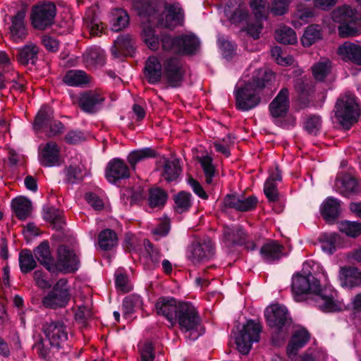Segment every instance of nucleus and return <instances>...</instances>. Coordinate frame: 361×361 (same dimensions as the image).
Listing matches in <instances>:
<instances>
[{"mask_svg": "<svg viewBox=\"0 0 361 361\" xmlns=\"http://www.w3.org/2000/svg\"><path fill=\"white\" fill-rule=\"evenodd\" d=\"M292 291L295 300L302 295H314L317 307L324 312H334L345 310L342 300L337 299V293L331 287L320 288L319 281L310 272L297 273L292 278Z\"/></svg>", "mask_w": 361, "mask_h": 361, "instance_id": "nucleus-1", "label": "nucleus"}, {"mask_svg": "<svg viewBox=\"0 0 361 361\" xmlns=\"http://www.w3.org/2000/svg\"><path fill=\"white\" fill-rule=\"evenodd\" d=\"M273 78L271 71L259 68L243 85L238 84L234 92L237 109L246 111L256 107L260 102V92Z\"/></svg>", "mask_w": 361, "mask_h": 361, "instance_id": "nucleus-2", "label": "nucleus"}, {"mask_svg": "<svg viewBox=\"0 0 361 361\" xmlns=\"http://www.w3.org/2000/svg\"><path fill=\"white\" fill-rule=\"evenodd\" d=\"M133 7L139 16L148 17L149 23L163 27L173 28L183 23L184 13L178 3L166 4L161 15L157 14V4L152 0H134Z\"/></svg>", "mask_w": 361, "mask_h": 361, "instance_id": "nucleus-3", "label": "nucleus"}, {"mask_svg": "<svg viewBox=\"0 0 361 361\" xmlns=\"http://www.w3.org/2000/svg\"><path fill=\"white\" fill-rule=\"evenodd\" d=\"M334 22L338 23L339 35L347 37L357 35L361 26V18L355 10L348 6L335 9L331 13Z\"/></svg>", "mask_w": 361, "mask_h": 361, "instance_id": "nucleus-4", "label": "nucleus"}, {"mask_svg": "<svg viewBox=\"0 0 361 361\" xmlns=\"http://www.w3.org/2000/svg\"><path fill=\"white\" fill-rule=\"evenodd\" d=\"M360 115V109L355 95L348 92L338 99L335 116L343 128L348 130L357 121Z\"/></svg>", "mask_w": 361, "mask_h": 361, "instance_id": "nucleus-5", "label": "nucleus"}, {"mask_svg": "<svg viewBox=\"0 0 361 361\" xmlns=\"http://www.w3.org/2000/svg\"><path fill=\"white\" fill-rule=\"evenodd\" d=\"M176 324L187 339L195 341L199 337L197 329L200 324V318L196 308L191 303H180L176 319Z\"/></svg>", "mask_w": 361, "mask_h": 361, "instance_id": "nucleus-6", "label": "nucleus"}, {"mask_svg": "<svg viewBox=\"0 0 361 361\" xmlns=\"http://www.w3.org/2000/svg\"><path fill=\"white\" fill-rule=\"evenodd\" d=\"M162 49L178 54H191L200 47L199 39L192 34L183 35L177 37L164 35L161 38Z\"/></svg>", "mask_w": 361, "mask_h": 361, "instance_id": "nucleus-7", "label": "nucleus"}, {"mask_svg": "<svg viewBox=\"0 0 361 361\" xmlns=\"http://www.w3.org/2000/svg\"><path fill=\"white\" fill-rule=\"evenodd\" d=\"M262 326L260 323L252 320L248 321L235 337V343L238 351L247 355L254 342H258Z\"/></svg>", "mask_w": 361, "mask_h": 361, "instance_id": "nucleus-8", "label": "nucleus"}, {"mask_svg": "<svg viewBox=\"0 0 361 361\" xmlns=\"http://www.w3.org/2000/svg\"><path fill=\"white\" fill-rule=\"evenodd\" d=\"M56 16V6L50 1L39 2L32 7L30 20L37 30H45L50 26Z\"/></svg>", "mask_w": 361, "mask_h": 361, "instance_id": "nucleus-9", "label": "nucleus"}, {"mask_svg": "<svg viewBox=\"0 0 361 361\" xmlns=\"http://www.w3.org/2000/svg\"><path fill=\"white\" fill-rule=\"evenodd\" d=\"M71 299L68 281L65 279H59L52 290L42 299L45 307L56 309L66 307Z\"/></svg>", "mask_w": 361, "mask_h": 361, "instance_id": "nucleus-10", "label": "nucleus"}, {"mask_svg": "<svg viewBox=\"0 0 361 361\" xmlns=\"http://www.w3.org/2000/svg\"><path fill=\"white\" fill-rule=\"evenodd\" d=\"M267 324L276 331H282L283 328L290 324L291 319L286 307L281 304H272L264 312Z\"/></svg>", "mask_w": 361, "mask_h": 361, "instance_id": "nucleus-11", "label": "nucleus"}, {"mask_svg": "<svg viewBox=\"0 0 361 361\" xmlns=\"http://www.w3.org/2000/svg\"><path fill=\"white\" fill-rule=\"evenodd\" d=\"M214 254V248L209 238L200 239L193 243L188 251V259L195 264L209 260Z\"/></svg>", "mask_w": 361, "mask_h": 361, "instance_id": "nucleus-12", "label": "nucleus"}, {"mask_svg": "<svg viewBox=\"0 0 361 361\" xmlns=\"http://www.w3.org/2000/svg\"><path fill=\"white\" fill-rule=\"evenodd\" d=\"M104 100L105 97L102 92L87 90L82 92L78 96V104L83 111L94 114L103 107Z\"/></svg>", "mask_w": 361, "mask_h": 361, "instance_id": "nucleus-13", "label": "nucleus"}, {"mask_svg": "<svg viewBox=\"0 0 361 361\" xmlns=\"http://www.w3.org/2000/svg\"><path fill=\"white\" fill-rule=\"evenodd\" d=\"M44 334L52 347L59 348L68 339L66 326L60 321L47 322L43 326Z\"/></svg>", "mask_w": 361, "mask_h": 361, "instance_id": "nucleus-14", "label": "nucleus"}, {"mask_svg": "<svg viewBox=\"0 0 361 361\" xmlns=\"http://www.w3.org/2000/svg\"><path fill=\"white\" fill-rule=\"evenodd\" d=\"M57 252V260L54 266V271L73 272L78 269V258L72 250L65 245H61Z\"/></svg>", "mask_w": 361, "mask_h": 361, "instance_id": "nucleus-15", "label": "nucleus"}, {"mask_svg": "<svg viewBox=\"0 0 361 361\" xmlns=\"http://www.w3.org/2000/svg\"><path fill=\"white\" fill-rule=\"evenodd\" d=\"M180 303L173 298H161L155 304L156 311L159 315L164 317L171 326H174Z\"/></svg>", "mask_w": 361, "mask_h": 361, "instance_id": "nucleus-16", "label": "nucleus"}, {"mask_svg": "<svg viewBox=\"0 0 361 361\" xmlns=\"http://www.w3.org/2000/svg\"><path fill=\"white\" fill-rule=\"evenodd\" d=\"M164 73L171 86H179L184 75L180 59L178 57L168 59L164 63Z\"/></svg>", "mask_w": 361, "mask_h": 361, "instance_id": "nucleus-17", "label": "nucleus"}, {"mask_svg": "<svg viewBox=\"0 0 361 361\" xmlns=\"http://www.w3.org/2000/svg\"><path fill=\"white\" fill-rule=\"evenodd\" d=\"M227 18L233 24L247 22L249 12L243 0H230L224 8Z\"/></svg>", "mask_w": 361, "mask_h": 361, "instance_id": "nucleus-18", "label": "nucleus"}, {"mask_svg": "<svg viewBox=\"0 0 361 361\" xmlns=\"http://www.w3.org/2000/svg\"><path fill=\"white\" fill-rule=\"evenodd\" d=\"M25 18V11L24 10L18 11L15 16L11 18L8 35L10 39L15 42L23 41L27 35Z\"/></svg>", "mask_w": 361, "mask_h": 361, "instance_id": "nucleus-19", "label": "nucleus"}, {"mask_svg": "<svg viewBox=\"0 0 361 361\" xmlns=\"http://www.w3.org/2000/svg\"><path fill=\"white\" fill-rule=\"evenodd\" d=\"M105 176L109 182L115 183L121 179L128 178L130 170L123 159L115 158L108 163Z\"/></svg>", "mask_w": 361, "mask_h": 361, "instance_id": "nucleus-20", "label": "nucleus"}, {"mask_svg": "<svg viewBox=\"0 0 361 361\" xmlns=\"http://www.w3.org/2000/svg\"><path fill=\"white\" fill-rule=\"evenodd\" d=\"M39 161L44 166L51 167L58 166L61 161L60 147L52 141L48 142L39 147Z\"/></svg>", "mask_w": 361, "mask_h": 361, "instance_id": "nucleus-21", "label": "nucleus"}, {"mask_svg": "<svg viewBox=\"0 0 361 361\" xmlns=\"http://www.w3.org/2000/svg\"><path fill=\"white\" fill-rule=\"evenodd\" d=\"M257 198L253 196L245 197L237 195H227L224 200L226 208H232L240 212L253 209L257 204Z\"/></svg>", "mask_w": 361, "mask_h": 361, "instance_id": "nucleus-22", "label": "nucleus"}, {"mask_svg": "<svg viewBox=\"0 0 361 361\" xmlns=\"http://www.w3.org/2000/svg\"><path fill=\"white\" fill-rule=\"evenodd\" d=\"M160 164L159 170L161 178L168 183L176 181L181 173L179 160L163 158L160 160Z\"/></svg>", "mask_w": 361, "mask_h": 361, "instance_id": "nucleus-23", "label": "nucleus"}, {"mask_svg": "<svg viewBox=\"0 0 361 361\" xmlns=\"http://www.w3.org/2000/svg\"><path fill=\"white\" fill-rule=\"evenodd\" d=\"M288 90L283 88L269 104V111L274 118L283 117L289 109Z\"/></svg>", "mask_w": 361, "mask_h": 361, "instance_id": "nucleus-24", "label": "nucleus"}, {"mask_svg": "<svg viewBox=\"0 0 361 361\" xmlns=\"http://www.w3.org/2000/svg\"><path fill=\"white\" fill-rule=\"evenodd\" d=\"M283 247L276 241L270 240L265 243L260 248L262 259L268 263L278 261L282 256Z\"/></svg>", "mask_w": 361, "mask_h": 361, "instance_id": "nucleus-25", "label": "nucleus"}, {"mask_svg": "<svg viewBox=\"0 0 361 361\" xmlns=\"http://www.w3.org/2000/svg\"><path fill=\"white\" fill-rule=\"evenodd\" d=\"M319 241L322 250L328 255L334 254L342 247V238L336 233H324L319 235Z\"/></svg>", "mask_w": 361, "mask_h": 361, "instance_id": "nucleus-26", "label": "nucleus"}, {"mask_svg": "<svg viewBox=\"0 0 361 361\" xmlns=\"http://www.w3.org/2000/svg\"><path fill=\"white\" fill-rule=\"evenodd\" d=\"M320 211L326 221H334L341 212V201L332 197H327L322 204Z\"/></svg>", "mask_w": 361, "mask_h": 361, "instance_id": "nucleus-27", "label": "nucleus"}, {"mask_svg": "<svg viewBox=\"0 0 361 361\" xmlns=\"http://www.w3.org/2000/svg\"><path fill=\"white\" fill-rule=\"evenodd\" d=\"M338 278L343 286L352 288L361 284V272L355 267L341 268Z\"/></svg>", "mask_w": 361, "mask_h": 361, "instance_id": "nucleus-28", "label": "nucleus"}, {"mask_svg": "<svg viewBox=\"0 0 361 361\" xmlns=\"http://www.w3.org/2000/svg\"><path fill=\"white\" fill-rule=\"evenodd\" d=\"M310 340V334L307 330H296L287 347V353L290 357L295 356L299 349L302 348Z\"/></svg>", "mask_w": 361, "mask_h": 361, "instance_id": "nucleus-29", "label": "nucleus"}, {"mask_svg": "<svg viewBox=\"0 0 361 361\" xmlns=\"http://www.w3.org/2000/svg\"><path fill=\"white\" fill-rule=\"evenodd\" d=\"M338 54L345 61H350L356 64L361 65V46L345 42L338 49Z\"/></svg>", "mask_w": 361, "mask_h": 361, "instance_id": "nucleus-30", "label": "nucleus"}, {"mask_svg": "<svg viewBox=\"0 0 361 361\" xmlns=\"http://www.w3.org/2000/svg\"><path fill=\"white\" fill-rule=\"evenodd\" d=\"M34 254L40 264L44 265L49 271L54 272L53 258L51 255L49 245L47 241L41 243L35 250Z\"/></svg>", "mask_w": 361, "mask_h": 361, "instance_id": "nucleus-31", "label": "nucleus"}, {"mask_svg": "<svg viewBox=\"0 0 361 361\" xmlns=\"http://www.w3.org/2000/svg\"><path fill=\"white\" fill-rule=\"evenodd\" d=\"M145 75L148 82L154 84L158 82L161 76V65L156 56L148 58L145 64Z\"/></svg>", "mask_w": 361, "mask_h": 361, "instance_id": "nucleus-32", "label": "nucleus"}, {"mask_svg": "<svg viewBox=\"0 0 361 361\" xmlns=\"http://www.w3.org/2000/svg\"><path fill=\"white\" fill-rule=\"evenodd\" d=\"M155 156L156 152L152 148L144 147L131 151L127 157V161L131 169L135 170L137 164Z\"/></svg>", "mask_w": 361, "mask_h": 361, "instance_id": "nucleus-33", "label": "nucleus"}, {"mask_svg": "<svg viewBox=\"0 0 361 361\" xmlns=\"http://www.w3.org/2000/svg\"><path fill=\"white\" fill-rule=\"evenodd\" d=\"M96 7L89 8L84 17V22L90 30V32L92 35H98L101 34L104 30V25L97 18L96 14Z\"/></svg>", "mask_w": 361, "mask_h": 361, "instance_id": "nucleus-34", "label": "nucleus"}, {"mask_svg": "<svg viewBox=\"0 0 361 361\" xmlns=\"http://www.w3.org/2000/svg\"><path fill=\"white\" fill-rule=\"evenodd\" d=\"M53 109L49 106H43L38 111L34 123L33 128L35 131L45 130L53 121Z\"/></svg>", "mask_w": 361, "mask_h": 361, "instance_id": "nucleus-35", "label": "nucleus"}, {"mask_svg": "<svg viewBox=\"0 0 361 361\" xmlns=\"http://www.w3.org/2000/svg\"><path fill=\"white\" fill-rule=\"evenodd\" d=\"M133 50V40L129 35L119 36L111 47V53L115 57L130 54Z\"/></svg>", "mask_w": 361, "mask_h": 361, "instance_id": "nucleus-36", "label": "nucleus"}, {"mask_svg": "<svg viewBox=\"0 0 361 361\" xmlns=\"http://www.w3.org/2000/svg\"><path fill=\"white\" fill-rule=\"evenodd\" d=\"M12 207L16 216L20 220H25L32 212L31 202L23 197H19L12 200Z\"/></svg>", "mask_w": 361, "mask_h": 361, "instance_id": "nucleus-37", "label": "nucleus"}, {"mask_svg": "<svg viewBox=\"0 0 361 361\" xmlns=\"http://www.w3.org/2000/svg\"><path fill=\"white\" fill-rule=\"evenodd\" d=\"M37 47L29 43L18 50V61L23 65L34 64L37 59Z\"/></svg>", "mask_w": 361, "mask_h": 361, "instance_id": "nucleus-38", "label": "nucleus"}, {"mask_svg": "<svg viewBox=\"0 0 361 361\" xmlns=\"http://www.w3.org/2000/svg\"><path fill=\"white\" fill-rule=\"evenodd\" d=\"M63 81L69 86H82L89 83L90 78L83 71L70 70L66 73Z\"/></svg>", "mask_w": 361, "mask_h": 361, "instance_id": "nucleus-39", "label": "nucleus"}, {"mask_svg": "<svg viewBox=\"0 0 361 361\" xmlns=\"http://www.w3.org/2000/svg\"><path fill=\"white\" fill-rule=\"evenodd\" d=\"M129 23V16L127 12L122 8H114L111 14V29L114 32H119L125 28Z\"/></svg>", "mask_w": 361, "mask_h": 361, "instance_id": "nucleus-40", "label": "nucleus"}, {"mask_svg": "<svg viewBox=\"0 0 361 361\" xmlns=\"http://www.w3.org/2000/svg\"><path fill=\"white\" fill-rule=\"evenodd\" d=\"M322 37V28L319 25L312 24L309 25L301 37V43L304 47H310Z\"/></svg>", "mask_w": 361, "mask_h": 361, "instance_id": "nucleus-41", "label": "nucleus"}, {"mask_svg": "<svg viewBox=\"0 0 361 361\" xmlns=\"http://www.w3.org/2000/svg\"><path fill=\"white\" fill-rule=\"evenodd\" d=\"M338 190L343 195H348L356 191L357 186V180L350 175H344L342 178H338L335 183Z\"/></svg>", "mask_w": 361, "mask_h": 361, "instance_id": "nucleus-42", "label": "nucleus"}, {"mask_svg": "<svg viewBox=\"0 0 361 361\" xmlns=\"http://www.w3.org/2000/svg\"><path fill=\"white\" fill-rule=\"evenodd\" d=\"M168 195L161 188H154L149 190L148 204L151 208H161L167 200Z\"/></svg>", "mask_w": 361, "mask_h": 361, "instance_id": "nucleus-43", "label": "nucleus"}, {"mask_svg": "<svg viewBox=\"0 0 361 361\" xmlns=\"http://www.w3.org/2000/svg\"><path fill=\"white\" fill-rule=\"evenodd\" d=\"M117 235L111 229L102 231L98 238V244L103 250H109L117 244Z\"/></svg>", "mask_w": 361, "mask_h": 361, "instance_id": "nucleus-44", "label": "nucleus"}, {"mask_svg": "<svg viewBox=\"0 0 361 361\" xmlns=\"http://www.w3.org/2000/svg\"><path fill=\"white\" fill-rule=\"evenodd\" d=\"M331 63L329 59L322 58L312 67L314 78L319 81H322L330 73Z\"/></svg>", "mask_w": 361, "mask_h": 361, "instance_id": "nucleus-45", "label": "nucleus"}, {"mask_svg": "<svg viewBox=\"0 0 361 361\" xmlns=\"http://www.w3.org/2000/svg\"><path fill=\"white\" fill-rule=\"evenodd\" d=\"M340 232L350 238H357L361 235V222L341 221L338 224Z\"/></svg>", "mask_w": 361, "mask_h": 361, "instance_id": "nucleus-46", "label": "nucleus"}, {"mask_svg": "<svg viewBox=\"0 0 361 361\" xmlns=\"http://www.w3.org/2000/svg\"><path fill=\"white\" fill-rule=\"evenodd\" d=\"M142 300L140 295H130L123 300V314L126 319L129 318L134 312L135 309L142 307Z\"/></svg>", "mask_w": 361, "mask_h": 361, "instance_id": "nucleus-47", "label": "nucleus"}, {"mask_svg": "<svg viewBox=\"0 0 361 361\" xmlns=\"http://www.w3.org/2000/svg\"><path fill=\"white\" fill-rule=\"evenodd\" d=\"M276 39L281 43L294 44L298 39L295 31L289 27L281 26L276 30Z\"/></svg>", "mask_w": 361, "mask_h": 361, "instance_id": "nucleus-48", "label": "nucleus"}, {"mask_svg": "<svg viewBox=\"0 0 361 361\" xmlns=\"http://www.w3.org/2000/svg\"><path fill=\"white\" fill-rule=\"evenodd\" d=\"M84 57L90 66H102L105 62L104 52L99 48L88 49L84 54Z\"/></svg>", "mask_w": 361, "mask_h": 361, "instance_id": "nucleus-49", "label": "nucleus"}, {"mask_svg": "<svg viewBox=\"0 0 361 361\" xmlns=\"http://www.w3.org/2000/svg\"><path fill=\"white\" fill-rule=\"evenodd\" d=\"M200 163L203 169L206 183L208 185L212 184L216 171L212 163V157L204 156L200 159Z\"/></svg>", "mask_w": 361, "mask_h": 361, "instance_id": "nucleus-50", "label": "nucleus"}, {"mask_svg": "<svg viewBox=\"0 0 361 361\" xmlns=\"http://www.w3.org/2000/svg\"><path fill=\"white\" fill-rule=\"evenodd\" d=\"M164 35H161V37ZM142 38L146 45L152 50H157L159 47L160 42H161V39H159L158 35L155 34L154 29L148 25L143 27Z\"/></svg>", "mask_w": 361, "mask_h": 361, "instance_id": "nucleus-51", "label": "nucleus"}, {"mask_svg": "<svg viewBox=\"0 0 361 361\" xmlns=\"http://www.w3.org/2000/svg\"><path fill=\"white\" fill-rule=\"evenodd\" d=\"M19 264L20 270L23 273L30 272L36 267L37 262L30 250H24L20 252L19 255Z\"/></svg>", "mask_w": 361, "mask_h": 361, "instance_id": "nucleus-52", "label": "nucleus"}, {"mask_svg": "<svg viewBox=\"0 0 361 361\" xmlns=\"http://www.w3.org/2000/svg\"><path fill=\"white\" fill-rule=\"evenodd\" d=\"M250 7L256 19L264 20L268 14V3L267 0H250Z\"/></svg>", "mask_w": 361, "mask_h": 361, "instance_id": "nucleus-53", "label": "nucleus"}, {"mask_svg": "<svg viewBox=\"0 0 361 361\" xmlns=\"http://www.w3.org/2000/svg\"><path fill=\"white\" fill-rule=\"evenodd\" d=\"M176 209L179 213H183L191 207V195L185 192H180L174 196Z\"/></svg>", "mask_w": 361, "mask_h": 361, "instance_id": "nucleus-54", "label": "nucleus"}, {"mask_svg": "<svg viewBox=\"0 0 361 361\" xmlns=\"http://www.w3.org/2000/svg\"><path fill=\"white\" fill-rule=\"evenodd\" d=\"M312 16L313 12L310 8L299 7L293 16L292 24L295 27H299Z\"/></svg>", "mask_w": 361, "mask_h": 361, "instance_id": "nucleus-55", "label": "nucleus"}, {"mask_svg": "<svg viewBox=\"0 0 361 361\" xmlns=\"http://www.w3.org/2000/svg\"><path fill=\"white\" fill-rule=\"evenodd\" d=\"M304 127L308 133L316 135L322 128L321 117L316 115L308 116L304 123Z\"/></svg>", "mask_w": 361, "mask_h": 361, "instance_id": "nucleus-56", "label": "nucleus"}, {"mask_svg": "<svg viewBox=\"0 0 361 361\" xmlns=\"http://www.w3.org/2000/svg\"><path fill=\"white\" fill-rule=\"evenodd\" d=\"M144 245L147 257H149L153 266L155 267L158 265L161 258V255L159 251L157 248L154 247L153 245L148 240H144Z\"/></svg>", "mask_w": 361, "mask_h": 361, "instance_id": "nucleus-57", "label": "nucleus"}, {"mask_svg": "<svg viewBox=\"0 0 361 361\" xmlns=\"http://www.w3.org/2000/svg\"><path fill=\"white\" fill-rule=\"evenodd\" d=\"M289 4L290 0H272L270 11L274 16H282L288 11Z\"/></svg>", "mask_w": 361, "mask_h": 361, "instance_id": "nucleus-58", "label": "nucleus"}, {"mask_svg": "<svg viewBox=\"0 0 361 361\" xmlns=\"http://www.w3.org/2000/svg\"><path fill=\"white\" fill-rule=\"evenodd\" d=\"M66 178L68 182L75 183L80 181L84 174L79 166H70L66 170Z\"/></svg>", "mask_w": 361, "mask_h": 361, "instance_id": "nucleus-59", "label": "nucleus"}, {"mask_svg": "<svg viewBox=\"0 0 361 361\" xmlns=\"http://www.w3.org/2000/svg\"><path fill=\"white\" fill-rule=\"evenodd\" d=\"M44 218L53 224H60L62 223L61 212L54 207H47L44 209Z\"/></svg>", "mask_w": 361, "mask_h": 361, "instance_id": "nucleus-60", "label": "nucleus"}, {"mask_svg": "<svg viewBox=\"0 0 361 361\" xmlns=\"http://www.w3.org/2000/svg\"><path fill=\"white\" fill-rule=\"evenodd\" d=\"M170 230V221L168 219L161 221L158 226L152 231L155 240H159L161 237L166 236Z\"/></svg>", "mask_w": 361, "mask_h": 361, "instance_id": "nucleus-61", "label": "nucleus"}, {"mask_svg": "<svg viewBox=\"0 0 361 361\" xmlns=\"http://www.w3.org/2000/svg\"><path fill=\"white\" fill-rule=\"evenodd\" d=\"M264 192L269 201H276L278 197L276 183L271 180H267L264 183Z\"/></svg>", "mask_w": 361, "mask_h": 361, "instance_id": "nucleus-62", "label": "nucleus"}, {"mask_svg": "<svg viewBox=\"0 0 361 361\" xmlns=\"http://www.w3.org/2000/svg\"><path fill=\"white\" fill-rule=\"evenodd\" d=\"M92 312L87 305L80 306L75 313V319L81 324H85V321L91 318Z\"/></svg>", "mask_w": 361, "mask_h": 361, "instance_id": "nucleus-63", "label": "nucleus"}, {"mask_svg": "<svg viewBox=\"0 0 361 361\" xmlns=\"http://www.w3.org/2000/svg\"><path fill=\"white\" fill-rule=\"evenodd\" d=\"M141 361H153L154 355L153 353V346L149 342L144 344L143 347L140 349Z\"/></svg>", "mask_w": 361, "mask_h": 361, "instance_id": "nucleus-64", "label": "nucleus"}]
</instances>
